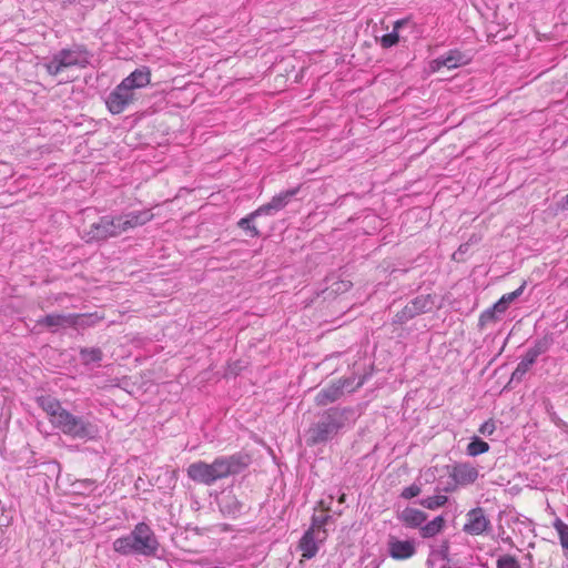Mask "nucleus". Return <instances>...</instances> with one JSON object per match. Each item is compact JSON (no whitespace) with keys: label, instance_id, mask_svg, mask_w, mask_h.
<instances>
[{"label":"nucleus","instance_id":"dca6fc26","mask_svg":"<svg viewBox=\"0 0 568 568\" xmlns=\"http://www.w3.org/2000/svg\"><path fill=\"white\" fill-rule=\"evenodd\" d=\"M37 404L45 412L53 427L60 419V414L62 415L67 409L57 398L50 395L39 396L37 398Z\"/></svg>","mask_w":568,"mask_h":568},{"label":"nucleus","instance_id":"6e6552de","mask_svg":"<svg viewBox=\"0 0 568 568\" xmlns=\"http://www.w3.org/2000/svg\"><path fill=\"white\" fill-rule=\"evenodd\" d=\"M135 100L133 91L122 82L106 98V108L112 114L122 113Z\"/></svg>","mask_w":568,"mask_h":568},{"label":"nucleus","instance_id":"473e14b6","mask_svg":"<svg viewBox=\"0 0 568 568\" xmlns=\"http://www.w3.org/2000/svg\"><path fill=\"white\" fill-rule=\"evenodd\" d=\"M554 527L559 535L560 545L566 551V556L568 558V525L565 524L562 520L557 519L554 523Z\"/></svg>","mask_w":568,"mask_h":568},{"label":"nucleus","instance_id":"423d86ee","mask_svg":"<svg viewBox=\"0 0 568 568\" xmlns=\"http://www.w3.org/2000/svg\"><path fill=\"white\" fill-rule=\"evenodd\" d=\"M118 215H103L98 222L92 223L85 233L87 242H101L110 237L121 235L122 229Z\"/></svg>","mask_w":568,"mask_h":568},{"label":"nucleus","instance_id":"72a5a7b5","mask_svg":"<svg viewBox=\"0 0 568 568\" xmlns=\"http://www.w3.org/2000/svg\"><path fill=\"white\" fill-rule=\"evenodd\" d=\"M530 369L529 366H527V364L523 363L521 361L517 364V367L515 368V371L513 372L511 374V377H510V381L508 383V385L513 384V383H520L524 378V376L526 375V373Z\"/></svg>","mask_w":568,"mask_h":568},{"label":"nucleus","instance_id":"b1692460","mask_svg":"<svg viewBox=\"0 0 568 568\" xmlns=\"http://www.w3.org/2000/svg\"><path fill=\"white\" fill-rule=\"evenodd\" d=\"M504 314V312L500 308H495V304L487 310H485L478 320V327L479 329H484L487 325L496 323L499 321L500 315Z\"/></svg>","mask_w":568,"mask_h":568},{"label":"nucleus","instance_id":"20e7f679","mask_svg":"<svg viewBox=\"0 0 568 568\" xmlns=\"http://www.w3.org/2000/svg\"><path fill=\"white\" fill-rule=\"evenodd\" d=\"M91 54L83 44L64 48L55 52L42 67L51 77H57L63 70L78 67L84 69L90 64Z\"/></svg>","mask_w":568,"mask_h":568},{"label":"nucleus","instance_id":"6ab92c4d","mask_svg":"<svg viewBox=\"0 0 568 568\" xmlns=\"http://www.w3.org/2000/svg\"><path fill=\"white\" fill-rule=\"evenodd\" d=\"M427 514L412 507H406L399 515L398 519L409 528L422 527V524L426 521Z\"/></svg>","mask_w":568,"mask_h":568},{"label":"nucleus","instance_id":"9d476101","mask_svg":"<svg viewBox=\"0 0 568 568\" xmlns=\"http://www.w3.org/2000/svg\"><path fill=\"white\" fill-rule=\"evenodd\" d=\"M346 387L347 382H332L316 394L315 404L317 406H327L337 402L344 395Z\"/></svg>","mask_w":568,"mask_h":568},{"label":"nucleus","instance_id":"a211bd4d","mask_svg":"<svg viewBox=\"0 0 568 568\" xmlns=\"http://www.w3.org/2000/svg\"><path fill=\"white\" fill-rule=\"evenodd\" d=\"M320 542L317 534H315L313 529H307L303 534L298 544V548L302 550V556L306 559L315 557L318 551Z\"/></svg>","mask_w":568,"mask_h":568},{"label":"nucleus","instance_id":"7c9ffc66","mask_svg":"<svg viewBox=\"0 0 568 568\" xmlns=\"http://www.w3.org/2000/svg\"><path fill=\"white\" fill-rule=\"evenodd\" d=\"M554 344V336L552 334H546L541 338L535 341L534 345L530 347L536 355L540 356L541 354H545L548 352L550 346Z\"/></svg>","mask_w":568,"mask_h":568},{"label":"nucleus","instance_id":"aec40b11","mask_svg":"<svg viewBox=\"0 0 568 568\" xmlns=\"http://www.w3.org/2000/svg\"><path fill=\"white\" fill-rule=\"evenodd\" d=\"M389 554L394 559H407L415 554V546L409 540H395L389 544Z\"/></svg>","mask_w":568,"mask_h":568},{"label":"nucleus","instance_id":"39448f33","mask_svg":"<svg viewBox=\"0 0 568 568\" xmlns=\"http://www.w3.org/2000/svg\"><path fill=\"white\" fill-rule=\"evenodd\" d=\"M54 428L65 436L82 440L93 439L98 434V428L92 422L84 416L74 415L68 409L62 415L60 414V419Z\"/></svg>","mask_w":568,"mask_h":568},{"label":"nucleus","instance_id":"5701e85b","mask_svg":"<svg viewBox=\"0 0 568 568\" xmlns=\"http://www.w3.org/2000/svg\"><path fill=\"white\" fill-rule=\"evenodd\" d=\"M79 356L81 363L88 366L93 363H100L103 358V353L99 347H81Z\"/></svg>","mask_w":568,"mask_h":568},{"label":"nucleus","instance_id":"4c0bfd02","mask_svg":"<svg viewBox=\"0 0 568 568\" xmlns=\"http://www.w3.org/2000/svg\"><path fill=\"white\" fill-rule=\"evenodd\" d=\"M405 27H412L414 28L415 27V23H413L412 19L410 18H404V19H399L397 21L394 22L393 24V31H396L400 34V31L403 28Z\"/></svg>","mask_w":568,"mask_h":568},{"label":"nucleus","instance_id":"c756f323","mask_svg":"<svg viewBox=\"0 0 568 568\" xmlns=\"http://www.w3.org/2000/svg\"><path fill=\"white\" fill-rule=\"evenodd\" d=\"M447 501H448L447 496L435 495L432 497H426V498L419 499L417 503L427 509L435 510V509H438V508L445 506L447 504Z\"/></svg>","mask_w":568,"mask_h":568},{"label":"nucleus","instance_id":"c9c22d12","mask_svg":"<svg viewBox=\"0 0 568 568\" xmlns=\"http://www.w3.org/2000/svg\"><path fill=\"white\" fill-rule=\"evenodd\" d=\"M422 493L420 486L416 484H412L408 487H405L403 491L400 493V497L404 499H412L414 497H417Z\"/></svg>","mask_w":568,"mask_h":568},{"label":"nucleus","instance_id":"a19ab883","mask_svg":"<svg viewBox=\"0 0 568 568\" xmlns=\"http://www.w3.org/2000/svg\"><path fill=\"white\" fill-rule=\"evenodd\" d=\"M560 207H561L562 210H568V194H567V195H565V196L561 199Z\"/></svg>","mask_w":568,"mask_h":568},{"label":"nucleus","instance_id":"58836bf2","mask_svg":"<svg viewBox=\"0 0 568 568\" xmlns=\"http://www.w3.org/2000/svg\"><path fill=\"white\" fill-rule=\"evenodd\" d=\"M538 358V355L529 347L525 355L521 357V362L531 367Z\"/></svg>","mask_w":568,"mask_h":568},{"label":"nucleus","instance_id":"7ed1b4c3","mask_svg":"<svg viewBox=\"0 0 568 568\" xmlns=\"http://www.w3.org/2000/svg\"><path fill=\"white\" fill-rule=\"evenodd\" d=\"M112 546L121 556L162 558L161 545L155 532L143 521L138 523L128 535L116 538Z\"/></svg>","mask_w":568,"mask_h":568},{"label":"nucleus","instance_id":"f8f14e48","mask_svg":"<svg viewBox=\"0 0 568 568\" xmlns=\"http://www.w3.org/2000/svg\"><path fill=\"white\" fill-rule=\"evenodd\" d=\"M219 508L224 516L237 518L245 511L246 505L232 491H227L219 500Z\"/></svg>","mask_w":568,"mask_h":568},{"label":"nucleus","instance_id":"f3484780","mask_svg":"<svg viewBox=\"0 0 568 568\" xmlns=\"http://www.w3.org/2000/svg\"><path fill=\"white\" fill-rule=\"evenodd\" d=\"M151 81V72L148 67L135 69L130 75L124 78L121 82L126 85L128 89L133 91L146 87Z\"/></svg>","mask_w":568,"mask_h":568},{"label":"nucleus","instance_id":"f03ea898","mask_svg":"<svg viewBox=\"0 0 568 568\" xmlns=\"http://www.w3.org/2000/svg\"><path fill=\"white\" fill-rule=\"evenodd\" d=\"M356 418V410L351 406L325 409L317 415V420L308 428L307 445H322L333 440L344 428L354 424Z\"/></svg>","mask_w":568,"mask_h":568},{"label":"nucleus","instance_id":"a878e982","mask_svg":"<svg viewBox=\"0 0 568 568\" xmlns=\"http://www.w3.org/2000/svg\"><path fill=\"white\" fill-rule=\"evenodd\" d=\"M69 316L63 314H48L37 321L38 325L45 327L68 326Z\"/></svg>","mask_w":568,"mask_h":568},{"label":"nucleus","instance_id":"412c9836","mask_svg":"<svg viewBox=\"0 0 568 568\" xmlns=\"http://www.w3.org/2000/svg\"><path fill=\"white\" fill-rule=\"evenodd\" d=\"M260 216H264L262 212H260V209H256L252 213L247 214L246 216L242 217L237 222V226L243 230L246 234H248L251 237H258L261 235V232L255 225V220Z\"/></svg>","mask_w":568,"mask_h":568},{"label":"nucleus","instance_id":"393cba45","mask_svg":"<svg viewBox=\"0 0 568 568\" xmlns=\"http://www.w3.org/2000/svg\"><path fill=\"white\" fill-rule=\"evenodd\" d=\"M526 287V282H524L517 290L514 292L504 294L496 303L495 308H500L504 313L507 311L509 305L516 301L523 293Z\"/></svg>","mask_w":568,"mask_h":568},{"label":"nucleus","instance_id":"cd10ccee","mask_svg":"<svg viewBox=\"0 0 568 568\" xmlns=\"http://www.w3.org/2000/svg\"><path fill=\"white\" fill-rule=\"evenodd\" d=\"M489 450V445L485 440H483L478 436L471 437L469 444L467 445L466 453L467 455L475 457L480 454L487 453Z\"/></svg>","mask_w":568,"mask_h":568},{"label":"nucleus","instance_id":"c85d7f7f","mask_svg":"<svg viewBox=\"0 0 568 568\" xmlns=\"http://www.w3.org/2000/svg\"><path fill=\"white\" fill-rule=\"evenodd\" d=\"M68 326L72 327H87L94 324L95 318L93 315L88 314H69Z\"/></svg>","mask_w":568,"mask_h":568},{"label":"nucleus","instance_id":"9b49d317","mask_svg":"<svg viewBox=\"0 0 568 568\" xmlns=\"http://www.w3.org/2000/svg\"><path fill=\"white\" fill-rule=\"evenodd\" d=\"M469 58L459 50H450L446 54L438 57L430 62V69L433 72L439 71L442 68L455 69L460 65L467 64Z\"/></svg>","mask_w":568,"mask_h":568},{"label":"nucleus","instance_id":"2eb2a0df","mask_svg":"<svg viewBox=\"0 0 568 568\" xmlns=\"http://www.w3.org/2000/svg\"><path fill=\"white\" fill-rule=\"evenodd\" d=\"M450 476L456 485L466 486L477 480L478 470L468 463H460L453 466Z\"/></svg>","mask_w":568,"mask_h":568},{"label":"nucleus","instance_id":"f257e3e1","mask_svg":"<svg viewBox=\"0 0 568 568\" xmlns=\"http://www.w3.org/2000/svg\"><path fill=\"white\" fill-rule=\"evenodd\" d=\"M251 464V457L244 453L216 457L211 464L194 462L186 468L190 479L197 484L212 486L220 479L243 473Z\"/></svg>","mask_w":568,"mask_h":568},{"label":"nucleus","instance_id":"e433bc0d","mask_svg":"<svg viewBox=\"0 0 568 568\" xmlns=\"http://www.w3.org/2000/svg\"><path fill=\"white\" fill-rule=\"evenodd\" d=\"M496 430V425L493 419L486 420L481 426L479 427L478 432L483 434L484 436H490Z\"/></svg>","mask_w":568,"mask_h":568},{"label":"nucleus","instance_id":"ddd939ff","mask_svg":"<svg viewBox=\"0 0 568 568\" xmlns=\"http://www.w3.org/2000/svg\"><path fill=\"white\" fill-rule=\"evenodd\" d=\"M298 191L300 187H294L274 195L268 203L258 207L260 212H262L263 215H273L274 213L284 209L290 203L292 197L298 193Z\"/></svg>","mask_w":568,"mask_h":568},{"label":"nucleus","instance_id":"1a4fd4ad","mask_svg":"<svg viewBox=\"0 0 568 568\" xmlns=\"http://www.w3.org/2000/svg\"><path fill=\"white\" fill-rule=\"evenodd\" d=\"M491 528L490 520L481 507L470 509L466 514V523L463 531L470 536H478L488 532Z\"/></svg>","mask_w":568,"mask_h":568},{"label":"nucleus","instance_id":"4be33fe9","mask_svg":"<svg viewBox=\"0 0 568 568\" xmlns=\"http://www.w3.org/2000/svg\"><path fill=\"white\" fill-rule=\"evenodd\" d=\"M445 527V518L444 516H437L426 525L422 526L419 529L420 536L423 538H432L439 534Z\"/></svg>","mask_w":568,"mask_h":568},{"label":"nucleus","instance_id":"2f4dec72","mask_svg":"<svg viewBox=\"0 0 568 568\" xmlns=\"http://www.w3.org/2000/svg\"><path fill=\"white\" fill-rule=\"evenodd\" d=\"M406 41L407 38L404 37V36H400L398 32L396 31H392L389 33H386L384 34L381 39H379V43L382 45V48L384 49H389L396 44H398L400 41Z\"/></svg>","mask_w":568,"mask_h":568},{"label":"nucleus","instance_id":"0eeeda50","mask_svg":"<svg viewBox=\"0 0 568 568\" xmlns=\"http://www.w3.org/2000/svg\"><path fill=\"white\" fill-rule=\"evenodd\" d=\"M434 300L430 294L418 295L407 303L402 311L397 312L393 318V324L403 325L417 315L427 313L432 310Z\"/></svg>","mask_w":568,"mask_h":568},{"label":"nucleus","instance_id":"bb28decb","mask_svg":"<svg viewBox=\"0 0 568 568\" xmlns=\"http://www.w3.org/2000/svg\"><path fill=\"white\" fill-rule=\"evenodd\" d=\"M331 516H316L312 517V525L308 529H313L315 534H317V539L320 541H324L326 539L327 532L324 529V526L328 523Z\"/></svg>","mask_w":568,"mask_h":568},{"label":"nucleus","instance_id":"ea45409f","mask_svg":"<svg viewBox=\"0 0 568 568\" xmlns=\"http://www.w3.org/2000/svg\"><path fill=\"white\" fill-rule=\"evenodd\" d=\"M337 382H347V387H346V389H348L349 392L355 390L356 388L361 387V386H362V384H363V382H362V381H359L355 386H353V382H354V381H353V379H351V378H344V379H342V378H341V379H337Z\"/></svg>","mask_w":568,"mask_h":568},{"label":"nucleus","instance_id":"79ce46f5","mask_svg":"<svg viewBox=\"0 0 568 568\" xmlns=\"http://www.w3.org/2000/svg\"><path fill=\"white\" fill-rule=\"evenodd\" d=\"M452 490H453V488L450 486H447L446 488H444V491H446V493H449Z\"/></svg>","mask_w":568,"mask_h":568},{"label":"nucleus","instance_id":"4468645a","mask_svg":"<svg viewBox=\"0 0 568 568\" xmlns=\"http://www.w3.org/2000/svg\"><path fill=\"white\" fill-rule=\"evenodd\" d=\"M122 232H128L131 229L142 226L153 219L150 210L132 211L125 214L118 215Z\"/></svg>","mask_w":568,"mask_h":568},{"label":"nucleus","instance_id":"f704fd0d","mask_svg":"<svg viewBox=\"0 0 568 568\" xmlns=\"http://www.w3.org/2000/svg\"><path fill=\"white\" fill-rule=\"evenodd\" d=\"M497 568H520V565L516 557L511 555H504L498 558Z\"/></svg>","mask_w":568,"mask_h":568}]
</instances>
